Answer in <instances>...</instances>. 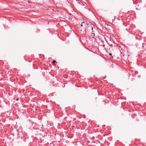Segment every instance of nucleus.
<instances>
[{"label":"nucleus","mask_w":146,"mask_h":146,"mask_svg":"<svg viewBox=\"0 0 146 146\" xmlns=\"http://www.w3.org/2000/svg\"><path fill=\"white\" fill-rule=\"evenodd\" d=\"M82 23L83 25V29H82V28H80V30L81 31L85 29L86 25L87 24V22L86 21H83Z\"/></svg>","instance_id":"f257e3e1"},{"label":"nucleus","mask_w":146,"mask_h":146,"mask_svg":"<svg viewBox=\"0 0 146 146\" xmlns=\"http://www.w3.org/2000/svg\"><path fill=\"white\" fill-rule=\"evenodd\" d=\"M95 35V34L94 33H92L91 36H92V38L94 37V36Z\"/></svg>","instance_id":"f03ea898"},{"label":"nucleus","mask_w":146,"mask_h":146,"mask_svg":"<svg viewBox=\"0 0 146 146\" xmlns=\"http://www.w3.org/2000/svg\"><path fill=\"white\" fill-rule=\"evenodd\" d=\"M94 29L95 30H96V28L95 27L93 28V27H92L91 30L92 31V32H94V31L93 30Z\"/></svg>","instance_id":"7ed1b4c3"},{"label":"nucleus","mask_w":146,"mask_h":146,"mask_svg":"<svg viewBox=\"0 0 146 146\" xmlns=\"http://www.w3.org/2000/svg\"><path fill=\"white\" fill-rule=\"evenodd\" d=\"M80 26H81V27H82L81 28H82V29H83V24H82V23H81V24L80 25Z\"/></svg>","instance_id":"20e7f679"},{"label":"nucleus","mask_w":146,"mask_h":146,"mask_svg":"<svg viewBox=\"0 0 146 146\" xmlns=\"http://www.w3.org/2000/svg\"><path fill=\"white\" fill-rule=\"evenodd\" d=\"M56 62V61L55 60H53V63H55V62Z\"/></svg>","instance_id":"39448f33"},{"label":"nucleus","mask_w":146,"mask_h":146,"mask_svg":"<svg viewBox=\"0 0 146 146\" xmlns=\"http://www.w3.org/2000/svg\"><path fill=\"white\" fill-rule=\"evenodd\" d=\"M109 55L111 56L112 55V54L111 53H110L109 54Z\"/></svg>","instance_id":"423d86ee"},{"label":"nucleus","mask_w":146,"mask_h":146,"mask_svg":"<svg viewBox=\"0 0 146 146\" xmlns=\"http://www.w3.org/2000/svg\"><path fill=\"white\" fill-rule=\"evenodd\" d=\"M138 72L137 71L135 72V73L136 74H138Z\"/></svg>","instance_id":"0eeeda50"},{"label":"nucleus","mask_w":146,"mask_h":146,"mask_svg":"<svg viewBox=\"0 0 146 146\" xmlns=\"http://www.w3.org/2000/svg\"><path fill=\"white\" fill-rule=\"evenodd\" d=\"M110 46H113V44H111L110 45Z\"/></svg>","instance_id":"6e6552de"},{"label":"nucleus","mask_w":146,"mask_h":146,"mask_svg":"<svg viewBox=\"0 0 146 146\" xmlns=\"http://www.w3.org/2000/svg\"><path fill=\"white\" fill-rule=\"evenodd\" d=\"M19 100V99H18L17 98V99H16V100L17 101H18Z\"/></svg>","instance_id":"1a4fd4ad"},{"label":"nucleus","mask_w":146,"mask_h":146,"mask_svg":"<svg viewBox=\"0 0 146 146\" xmlns=\"http://www.w3.org/2000/svg\"><path fill=\"white\" fill-rule=\"evenodd\" d=\"M115 19V18L114 19V20Z\"/></svg>","instance_id":"9d476101"}]
</instances>
